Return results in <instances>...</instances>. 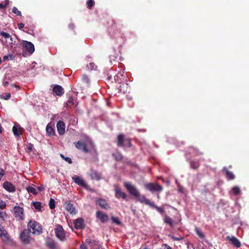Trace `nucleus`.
Returning <instances> with one entry per match:
<instances>
[{
  "label": "nucleus",
  "mask_w": 249,
  "mask_h": 249,
  "mask_svg": "<svg viewBox=\"0 0 249 249\" xmlns=\"http://www.w3.org/2000/svg\"><path fill=\"white\" fill-rule=\"evenodd\" d=\"M92 242H93V243H96V242L95 241H94V240H93V241H92ZM90 243H91H91H92V242H91H91H90Z\"/></svg>",
  "instance_id": "59"
},
{
  "label": "nucleus",
  "mask_w": 249,
  "mask_h": 249,
  "mask_svg": "<svg viewBox=\"0 0 249 249\" xmlns=\"http://www.w3.org/2000/svg\"><path fill=\"white\" fill-rule=\"evenodd\" d=\"M14 56L13 54H9L8 55H5L3 57V59L4 61H6L7 60H13L14 58Z\"/></svg>",
  "instance_id": "38"
},
{
  "label": "nucleus",
  "mask_w": 249,
  "mask_h": 249,
  "mask_svg": "<svg viewBox=\"0 0 249 249\" xmlns=\"http://www.w3.org/2000/svg\"><path fill=\"white\" fill-rule=\"evenodd\" d=\"M12 12L14 14H16L18 16H21V13L20 11L18 10V9L16 7H14L12 8Z\"/></svg>",
  "instance_id": "39"
},
{
  "label": "nucleus",
  "mask_w": 249,
  "mask_h": 249,
  "mask_svg": "<svg viewBox=\"0 0 249 249\" xmlns=\"http://www.w3.org/2000/svg\"><path fill=\"white\" fill-rule=\"evenodd\" d=\"M6 203L0 199V209L2 210L6 207Z\"/></svg>",
  "instance_id": "44"
},
{
  "label": "nucleus",
  "mask_w": 249,
  "mask_h": 249,
  "mask_svg": "<svg viewBox=\"0 0 249 249\" xmlns=\"http://www.w3.org/2000/svg\"><path fill=\"white\" fill-rule=\"evenodd\" d=\"M3 188L9 192H15L16 191V187L12 183L6 181L3 183Z\"/></svg>",
  "instance_id": "7"
},
{
  "label": "nucleus",
  "mask_w": 249,
  "mask_h": 249,
  "mask_svg": "<svg viewBox=\"0 0 249 249\" xmlns=\"http://www.w3.org/2000/svg\"><path fill=\"white\" fill-rule=\"evenodd\" d=\"M80 249H87V248L86 245L82 244L80 246Z\"/></svg>",
  "instance_id": "56"
},
{
  "label": "nucleus",
  "mask_w": 249,
  "mask_h": 249,
  "mask_svg": "<svg viewBox=\"0 0 249 249\" xmlns=\"http://www.w3.org/2000/svg\"><path fill=\"white\" fill-rule=\"evenodd\" d=\"M83 80L84 82L89 84V79L88 76L86 75H84L82 77Z\"/></svg>",
  "instance_id": "45"
},
{
  "label": "nucleus",
  "mask_w": 249,
  "mask_h": 249,
  "mask_svg": "<svg viewBox=\"0 0 249 249\" xmlns=\"http://www.w3.org/2000/svg\"><path fill=\"white\" fill-rule=\"evenodd\" d=\"M112 221L113 222L116 223L118 225H120L121 224V221L119 220V218L115 217H112L111 218Z\"/></svg>",
  "instance_id": "41"
},
{
  "label": "nucleus",
  "mask_w": 249,
  "mask_h": 249,
  "mask_svg": "<svg viewBox=\"0 0 249 249\" xmlns=\"http://www.w3.org/2000/svg\"><path fill=\"white\" fill-rule=\"evenodd\" d=\"M124 143L125 144L124 146L130 147L131 146L130 140L129 139H126L125 142H124Z\"/></svg>",
  "instance_id": "46"
},
{
  "label": "nucleus",
  "mask_w": 249,
  "mask_h": 249,
  "mask_svg": "<svg viewBox=\"0 0 249 249\" xmlns=\"http://www.w3.org/2000/svg\"><path fill=\"white\" fill-rule=\"evenodd\" d=\"M8 5V2L6 1L4 4L0 3V9H2L5 8Z\"/></svg>",
  "instance_id": "50"
},
{
  "label": "nucleus",
  "mask_w": 249,
  "mask_h": 249,
  "mask_svg": "<svg viewBox=\"0 0 249 249\" xmlns=\"http://www.w3.org/2000/svg\"><path fill=\"white\" fill-rule=\"evenodd\" d=\"M168 236L174 241H180L184 239L183 237L181 236H179V237H176L171 234H169Z\"/></svg>",
  "instance_id": "36"
},
{
  "label": "nucleus",
  "mask_w": 249,
  "mask_h": 249,
  "mask_svg": "<svg viewBox=\"0 0 249 249\" xmlns=\"http://www.w3.org/2000/svg\"><path fill=\"white\" fill-rule=\"evenodd\" d=\"M1 63V58L0 57V64Z\"/></svg>",
  "instance_id": "60"
},
{
  "label": "nucleus",
  "mask_w": 249,
  "mask_h": 249,
  "mask_svg": "<svg viewBox=\"0 0 249 249\" xmlns=\"http://www.w3.org/2000/svg\"><path fill=\"white\" fill-rule=\"evenodd\" d=\"M73 224L76 229H82L84 228V220L82 218H78L73 221Z\"/></svg>",
  "instance_id": "8"
},
{
  "label": "nucleus",
  "mask_w": 249,
  "mask_h": 249,
  "mask_svg": "<svg viewBox=\"0 0 249 249\" xmlns=\"http://www.w3.org/2000/svg\"><path fill=\"white\" fill-rule=\"evenodd\" d=\"M20 239L22 242L24 244H28L31 242V238L26 231H23L20 235Z\"/></svg>",
  "instance_id": "9"
},
{
  "label": "nucleus",
  "mask_w": 249,
  "mask_h": 249,
  "mask_svg": "<svg viewBox=\"0 0 249 249\" xmlns=\"http://www.w3.org/2000/svg\"><path fill=\"white\" fill-rule=\"evenodd\" d=\"M26 190L29 193H32L34 195H36L37 194V192L36 190V189L32 186H28L26 188Z\"/></svg>",
  "instance_id": "30"
},
{
  "label": "nucleus",
  "mask_w": 249,
  "mask_h": 249,
  "mask_svg": "<svg viewBox=\"0 0 249 249\" xmlns=\"http://www.w3.org/2000/svg\"><path fill=\"white\" fill-rule=\"evenodd\" d=\"M14 216L19 220H22L24 217L23 209L20 206H15L14 208Z\"/></svg>",
  "instance_id": "6"
},
{
  "label": "nucleus",
  "mask_w": 249,
  "mask_h": 249,
  "mask_svg": "<svg viewBox=\"0 0 249 249\" xmlns=\"http://www.w3.org/2000/svg\"><path fill=\"white\" fill-rule=\"evenodd\" d=\"M55 233L56 237L62 241L66 239L65 232L62 226L58 225L55 229Z\"/></svg>",
  "instance_id": "5"
},
{
  "label": "nucleus",
  "mask_w": 249,
  "mask_h": 249,
  "mask_svg": "<svg viewBox=\"0 0 249 249\" xmlns=\"http://www.w3.org/2000/svg\"><path fill=\"white\" fill-rule=\"evenodd\" d=\"M94 4V1L93 0H88L87 1V7L89 9H91V8L93 6Z\"/></svg>",
  "instance_id": "40"
},
{
  "label": "nucleus",
  "mask_w": 249,
  "mask_h": 249,
  "mask_svg": "<svg viewBox=\"0 0 249 249\" xmlns=\"http://www.w3.org/2000/svg\"><path fill=\"white\" fill-rule=\"evenodd\" d=\"M9 82L7 81L3 80V85L4 87H6L8 85Z\"/></svg>",
  "instance_id": "54"
},
{
  "label": "nucleus",
  "mask_w": 249,
  "mask_h": 249,
  "mask_svg": "<svg viewBox=\"0 0 249 249\" xmlns=\"http://www.w3.org/2000/svg\"><path fill=\"white\" fill-rule=\"evenodd\" d=\"M7 41L10 45H12V44H14L13 42L12 37L11 36H10V38H9L8 39H7Z\"/></svg>",
  "instance_id": "51"
},
{
  "label": "nucleus",
  "mask_w": 249,
  "mask_h": 249,
  "mask_svg": "<svg viewBox=\"0 0 249 249\" xmlns=\"http://www.w3.org/2000/svg\"><path fill=\"white\" fill-rule=\"evenodd\" d=\"M6 217V213L3 211L0 212V218L4 220L5 218Z\"/></svg>",
  "instance_id": "48"
},
{
  "label": "nucleus",
  "mask_w": 249,
  "mask_h": 249,
  "mask_svg": "<svg viewBox=\"0 0 249 249\" xmlns=\"http://www.w3.org/2000/svg\"><path fill=\"white\" fill-rule=\"evenodd\" d=\"M74 24H70L69 25V28L71 29H74Z\"/></svg>",
  "instance_id": "57"
},
{
  "label": "nucleus",
  "mask_w": 249,
  "mask_h": 249,
  "mask_svg": "<svg viewBox=\"0 0 249 249\" xmlns=\"http://www.w3.org/2000/svg\"><path fill=\"white\" fill-rule=\"evenodd\" d=\"M196 233L197 234V235L201 238H204L205 236H204V234L203 233V232L200 231L199 229H198L197 228H196Z\"/></svg>",
  "instance_id": "34"
},
{
  "label": "nucleus",
  "mask_w": 249,
  "mask_h": 249,
  "mask_svg": "<svg viewBox=\"0 0 249 249\" xmlns=\"http://www.w3.org/2000/svg\"><path fill=\"white\" fill-rule=\"evenodd\" d=\"M56 127L58 133L60 135H62L65 133V124L63 121H59L56 124Z\"/></svg>",
  "instance_id": "15"
},
{
  "label": "nucleus",
  "mask_w": 249,
  "mask_h": 249,
  "mask_svg": "<svg viewBox=\"0 0 249 249\" xmlns=\"http://www.w3.org/2000/svg\"><path fill=\"white\" fill-rule=\"evenodd\" d=\"M73 104V98L70 97L66 103V107L69 108Z\"/></svg>",
  "instance_id": "31"
},
{
  "label": "nucleus",
  "mask_w": 249,
  "mask_h": 249,
  "mask_svg": "<svg viewBox=\"0 0 249 249\" xmlns=\"http://www.w3.org/2000/svg\"><path fill=\"white\" fill-rule=\"evenodd\" d=\"M164 221L165 223L169 224L171 227L173 226V220L168 215L165 216Z\"/></svg>",
  "instance_id": "29"
},
{
  "label": "nucleus",
  "mask_w": 249,
  "mask_h": 249,
  "mask_svg": "<svg viewBox=\"0 0 249 249\" xmlns=\"http://www.w3.org/2000/svg\"><path fill=\"white\" fill-rule=\"evenodd\" d=\"M87 67L88 70H96L97 68V66L93 63H90L89 65H87Z\"/></svg>",
  "instance_id": "35"
},
{
  "label": "nucleus",
  "mask_w": 249,
  "mask_h": 249,
  "mask_svg": "<svg viewBox=\"0 0 249 249\" xmlns=\"http://www.w3.org/2000/svg\"><path fill=\"white\" fill-rule=\"evenodd\" d=\"M49 205L51 209H54L55 207V200L53 198H51L49 202Z\"/></svg>",
  "instance_id": "33"
},
{
  "label": "nucleus",
  "mask_w": 249,
  "mask_h": 249,
  "mask_svg": "<svg viewBox=\"0 0 249 249\" xmlns=\"http://www.w3.org/2000/svg\"><path fill=\"white\" fill-rule=\"evenodd\" d=\"M163 246H165V247L166 248V249H172V248L169 246H168L167 244H164L163 245Z\"/></svg>",
  "instance_id": "55"
},
{
  "label": "nucleus",
  "mask_w": 249,
  "mask_h": 249,
  "mask_svg": "<svg viewBox=\"0 0 249 249\" xmlns=\"http://www.w3.org/2000/svg\"><path fill=\"white\" fill-rule=\"evenodd\" d=\"M22 45L25 48H26L28 53H32L35 51L34 46L31 42L27 41H23Z\"/></svg>",
  "instance_id": "11"
},
{
  "label": "nucleus",
  "mask_w": 249,
  "mask_h": 249,
  "mask_svg": "<svg viewBox=\"0 0 249 249\" xmlns=\"http://www.w3.org/2000/svg\"><path fill=\"white\" fill-rule=\"evenodd\" d=\"M47 246L50 249H55L56 244L54 241L49 239L46 242Z\"/></svg>",
  "instance_id": "26"
},
{
  "label": "nucleus",
  "mask_w": 249,
  "mask_h": 249,
  "mask_svg": "<svg viewBox=\"0 0 249 249\" xmlns=\"http://www.w3.org/2000/svg\"><path fill=\"white\" fill-rule=\"evenodd\" d=\"M11 97V94L9 93H6L2 95V98L5 100H8Z\"/></svg>",
  "instance_id": "43"
},
{
  "label": "nucleus",
  "mask_w": 249,
  "mask_h": 249,
  "mask_svg": "<svg viewBox=\"0 0 249 249\" xmlns=\"http://www.w3.org/2000/svg\"><path fill=\"white\" fill-rule=\"evenodd\" d=\"M96 217L103 223L107 222L108 219V215L101 211L96 212Z\"/></svg>",
  "instance_id": "16"
},
{
  "label": "nucleus",
  "mask_w": 249,
  "mask_h": 249,
  "mask_svg": "<svg viewBox=\"0 0 249 249\" xmlns=\"http://www.w3.org/2000/svg\"><path fill=\"white\" fill-rule=\"evenodd\" d=\"M157 197H158V198H159V197H160L159 195H158Z\"/></svg>",
  "instance_id": "61"
},
{
  "label": "nucleus",
  "mask_w": 249,
  "mask_h": 249,
  "mask_svg": "<svg viewBox=\"0 0 249 249\" xmlns=\"http://www.w3.org/2000/svg\"><path fill=\"white\" fill-rule=\"evenodd\" d=\"M74 145L76 148L85 153H94L96 152L95 145L90 141L87 142L79 141Z\"/></svg>",
  "instance_id": "2"
},
{
  "label": "nucleus",
  "mask_w": 249,
  "mask_h": 249,
  "mask_svg": "<svg viewBox=\"0 0 249 249\" xmlns=\"http://www.w3.org/2000/svg\"><path fill=\"white\" fill-rule=\"evenodd\" d=\"M0 237L3 241H7L8 239V235L4 228L0 224Z\"/></svg>",
  "instance_id": "18"
},
{
  "label": "nucleus",
  "mask_w": 249,
  "mask_h": 249,
  "mask_svg": "<svg viewBox=\"0 0 249 249\" xmlns=\"http://www.w3.org/2000/svg\"><path fill=\"white\" fill-rule=\"evenodd\" d=\"M90 177L92 179L99 180L101 178V175L100 173L96 171H92L90 174Z\"/></svg>",
  "instance_id": "24"
},
{
  "label": "nucleus",
  "mask_w": 249,
  "mask_h": 249,
  "mask_svg": "<svg viewBox=\"0 0 249 249\" xmlns=\"http://www.w3.org/2000/svg\"><path fill=\"white\" fill-rule=\"evenodd\" d=\"M231 192L235 196H238L241 194V191L240 188L238 186H234L232 188Z\"/></svg>",
  "instance_id": "28"
},
{
  "label": "nucleus",
  "mask_w": 249,
  "mask_h": 249,
  "mask_svg": "<svg viewBox=\"0 0 249 249\" xmlns=\"http://www.w3.org/2000/svg\"><path fill=\"white\" fill-rule=\"evenodd\" d=\"M113 156L116 160H120L122 159V155L119 153L116 152V153L113 154Z\"/></svg>",
  "instance_id": "37"
},
{
  "label": "nucleus",
  "mask_w": 249,
  "mask_h": 249,
  "mask_svg": "<svg viewBox=\"0 0 249 249\" xmlns=\"http://www.w3.org/2000/svg\"><path fill=\"white\" fill-rule=\"evenodd\" d=\"M5 175V171L4 169L0 168V181L1 180L2 177Z\"/></svg>",
  "instance_id": "47"
},
{
  "label": "nucleus",
  "mask_w": 249,
  "mask_h": 249,
  "mask_svg": "<svg viewBox=\"0 0 249 249\" xmlns=\"http://www.w3.org/2000/svg\"><path fill=\"white\" fill-rule=\"evenodd\" d=\"M34 63L36 64V63H35V62L32 63V65H33Z\"/></svg>",
  "instance_id": "62"
},
{
  "label": "nucleus",
  "mask_w": 249,
  "mask_h": 249,
  "mask_svg": "<svg viewBox=\"0 0 249 249\" xmlns=\"http://www.w3.org/2000/svg\"><path fill=\"white\" fill-rule=\"evenodd\" d=\"M31 206L34 207V208L36 211L41 212L42 206L41 203L40 202H32Z\"/></svg>",
  "instance_id": "20"
},
{
  "label": "nucleus",
  "mask_w": 249,
  "mask_h": 249,
  "mask_svg": "<svg viewBox=\"0 0 249 249\" xmlns=\"http://www.w3.org/2000/svg\"><path fill=\"white\" fill-rule=\"evenodd\" d=\"M227 239L230 242L231 245L236 248H239L241 246L240 241L233 236H228Z\"/></svg>",
  "instance_id": "10"
},
{
  "label": "nucleus",
  "mask_w": 249,
  "mask_h": 249,
  "mask_svg": "<svg viewBox=\"0 0 249 249\" xmlns=\"http://www.w3.org/2000/svg\"><path fill=\"white\" fill-rule=\"evenodd\" d=\"M98 204L100 206L105 209H108L109 208V206L106 202V201L103 199H99L97 200Z\"/></svg>",
  "instance_id": "21"
},
{
  "label": "nucleus",
  "mask_w": 249,
  "mask_h": 249,
  "mask_svg": "<svg viewBox=\"0 0 249 249\" xmlns=\"http://www.w3.org/2000/svg\"><path fill=\"white\" fill-rule=\"evenodd\" d=\"M1 35L6 39H8L11 36L9 34L3 32L1 33Z\"/></svg>",
  "instance_id": "42"
},
{
  "label": "nucleus",
  "mask_w": 249,
  "mask_h": 249,
  "mask_svg": "<svg viewBox=\"0 0 249 249\" xmlns=\"http://www.w3.org/2000/svg\"><path fill=\"white\" fill-rule=\"evenodd\" d=\"M30 232L34 234L39 235L42 232V228L39 224L36 221L31 220L27 225Z\"/></svg>",
  "instance_id": "3"
},
{
  "label": "nucleus",
  "mask_w": 249,
  "mask_h": 249,
  "mask_svg": "<svg viewBox=\"0 0 249 249\" xmlns=\"http://www.w3.org/2000/svg\"><path fill=\"white\" fill-rule=\"evenodd\" d=\"M191 149L192 150H193V151H195V152H196V153H197V154H198L197 153V150H196V149L195 148H193V147H191Z\"/></svg>",
  "instance_id": "58"
},
{
  "label": "nucleus",
  "mask_w": 249,
  "mask_h": 249,
  "mask_svg": "<svg viewBox=\"0 0 249 249\" xmlns=\"http://www.w3.org/2000/svg\"><path fill=\"white\" fill-rule=\"evenodd\" d=\"M18 28L19 29H21L24 27V24H23V23H18Z\"/></svg>",
  "instance_id": "52"
},
{
  "label": "nucleus",
  "mask_w": 249,
  "mask_h": 249,
  "mask_svg": "<svg viewBox=\"0 0 249 249\" xmlns=\"http://www.w3.org/2000/svg\"><path fill=\"white\" fill-rule=\"evenodd\" d=\"M114 190L115 192V196L116 198H122L124 199L126 198V195L124 192H122L121 189L119 187L115 186Z\"/></svg>",
  "instance_id": "13"
},
{
  "label": "nucleus",
  "mask_w": 249,
  "mask_h": 249,
  "mask_svg": "<svg viewBox=\"0 0 249 249\" xmlns=\"http://www.w3.org/2000/svg\"><path fill=\"white\" fill-rule=\"evenodd\" d=\"M200 163L199 160H192L190 162V166L194 169H197L199 166Z\"/></svg>",
  "instance_id": "27"
},
{
  "label": "nucleus",
  "mask_w": 249,
  "mask_h": 249,
  "mask_svg": "<svg viewBox=\"0 0 249 249\" xmlns=\"http://www.w3.org/2000/svg\"><path fill=\"white\" fill-rule=\"evenodd\" d=\"M73 181L77 184L81 186L84 187H87V184L84 180L81 178L74 175L72 177Z\"/></svg>",
  "instance_id": "12"
},
{
  "label": "nucleus",
  "mask_w": 249,
  "mask_h": 249,
  "mask_svg": "<svg viewBox=\"0 0 249 249\" xmlns=\"http://www.w3.org/2000/svg\"><path fill=\"white\" fill-rule=\"evenodd\" d=\"M60 157L62 158V159L65 160L66 162H68L70 164H71L72 163V160L71 158L67 157H65L63 154H60Z\"/></svg>",
  "instance_id": "32"
},
{
  "label": "nucleus",
  "mask_w": 249,
  "mask_h": 249,
  "mask_svg": "<svg viewBox=\"0 0 249 249\" xmlns=\"http://www.w3.org/2000/svg\"><path fill=\"white\" fill-rule=\"evenodd\" d=\"M46 133L48 135L53 136L55 135V131L54 129L50 125V124H48L46 128Z\"/></svg>",
  "instance_id": "25"
},
{
  "label": "nucleus",
  "mask_w": 249,
  "mask_h": 249,
  "mask_svg": "<svg viewBox=\"0 0 249 249\" xmlns=\"http://www.w3.org/2000/svg\"><path fill=\"white\" fill-rule=\"evenodd\" d=\"M66 210L70 212L71 214H75L76 212L75 211V208L73 207L72 204L71 203H68L66 204Z\"/></svg>",
  "instance_id": "23"
},
{
  "label": "nucleus",
  "mask_w": 249,
  "mask_h": 249,
  "mask_svg": "<svg viewBox=\"0 0 249 249\" xmlns=\"http://www.w3.org/2000/svg\"><path fill=\"white\" fill-rule=\"evenodd\" d=\"M34 146L31 143H30L27 146L28 152H30L32 151Z\"/></svg>",
  "instance_id": "49"
},
{
  "label": "nucleus",
  "mask_w": 249,
  "mask_h": 249,
  "mask_svg": "<svg viewBox=\"0 0 249 249\" xmlns=\"http://www.w3.org/2000/svg\"><path fill=\"white\" fill-rule=\"evenodd\" d=\"M37 189L39 191H42L45 189L44 186L42 185H41V186H39V187H38Z\"/></svg>",
  "instance_id": "53"
},
{
  "label": "nucleus",
  "mask_w": 249,
  "mask_h": 249,
  "mask_svg": "<svg viewBox=\"0 0 249 249\" xmlns=\"http://www.w3.org/2000/svg\"><path fill=\"white\" fill-rule=\"evenodd\" d=\"M23 129L18 125H15L13 127V132L16 136H19L22 134Z\"/></svg>",
  "instance_id": "17"
},
{
  "label": "nucleus",
  "mask_w": 249,
  "mask_h": 249,
  "mask_svg": "<svg viewBox=\"0 0 249 249\" xmlns=\"http://www.w3.org/2000/svg\"><path fill=\"white\" fill-rule=\"evenodd\" d=\"M124 185L129 194L133 196L136 200L142 203L149 205L153 208L156 209L161 214H163L164 213V211L162 208L157 206L154 204V203L151 202L148 199H147L144 196L141 195L140 193L136 186L132 184L131 183L129 182H125L124 183Z\"/></svg>",
  "instance_id": "1"
},
{
  "label": "nucleus",
  "mask_w": 249,
  "mask_h": 249,
  "mask_svg": "<svg viewBox=\"0 0 249 249\" xmlns=\"http://www.w3.org/2000/svg\"><path fill=\"white\" fill-rule=\"evenodd\" d=\"M145 187L151 192H161L163 190L162 187L159 184L156 183H148L145 184Z\"/></svg>",
  "instance_id": "4"
},
{
  "label": "nucleus",
  "mask_w": 249,
  "mask_h": 249,
  "mask_svg": "<svg viewBox=\"0 0 249 249\" xmlns=\"http://www.w3.org/2000/svg\"><path fill=\"white\" fill-rule=\"evenodd\" d=\"M223 171L225 172L226 178L228 180H232L234 179L235 176L233 173L229 171L226 167L223 168Z\"/></svg>",
  "instance_id": "22"
},
{
  "label": "nucleus",
  "mask_w": 249,
  "mask_h": 249,
  "mask_svg": "<svg viewBox=\"0 0 249 249\" xmlns=\"http://www.w3.org/2000/svg\"><path fill=\"white\" fill-rule=\"evenodd\" d=\"M126 138L123 134H120L118 136V145L119 146H124L125 145L124 142Z\"/></svg>",
  "instance_id": "19"
},
{
  "label": "nucleus",
  "mask_w": 249,
  "mask_h": 249,
  "mask_svg": "<svg viewBox=\"0 0 249 249\" xmlns=\"http://www.w3.org/2000/svg\"><path fill=\"white\" fill-rule=\"evenodd\" d=\"M53 92L56 95L61 96L64 94V90L61 86L56 85L53 87Z\"/></svg>",
  "instance_id": "14"
}]
</instances>
